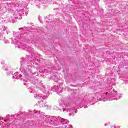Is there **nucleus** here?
<instances>
[{"label": "nucleus", "instance_id": "obj_31", "mask_svg": "<svg viewBox=\"0 0 128 128\" xmlns=\"http://www.w3.org/2000/svg\"><path fill=\"white\" fill-rule=\"evenodd\" d=\"M70 126H71V128L72 126V125H70Z\"/></svg>", "mask_w": 128, "mask_h": 128}, {"label": "nucleus", "instance_id": "obj_13", "mask_svg": "<svg viewBox=\"0 0 128 128\" xmlns=\"http://www.w3.org/2000/svg\"><path fill=\"white\" fill-rule=\"evenodd\" d=\"M44 107L46 108V110H50V108H52V106H50L46 104L44 106Z\"/></svg>", "mask_w": 128, "mask_h": 128}, {"label": "nucleus", "instance_id": "obj_7", "mask_svg": "<svg viewBox=\"0 0 128 128\" xmlns=\"http://www.w3.org/2000/svg\"><path fill=\"white\" fill-rule=\"evenodd\" d=\"M88 102H96V96H94V94H90L85 96L80 102H78V104L77 105V106H78L80 108H82V107H84V108H86L88 106L84 104H86Z\"/></svg>", "mask_w": 128, "mask_h": 128}, {"label": "nucleus", "instance_id": "obj_28", "mask_svg": "<svg viewBox=\"0 0 128 128\" xmlns=\"http://www.w3.org/2000/svg\"><path fill=\"white\" fill-rule=\"evenodd\" d=\"M46 22H48V18H46Z\"/></svg>", "mask_w": 128, "mask_h": 128}, {"label": "nucleus", "instance_id": "obj_35", "mask_svg": "<svg viewBox=\"0 0 128 128\" xmlns=\"http://www.w3.org/2000/svg\"><path fill=\"white\" fill-rule=\"evenodd\" d=\"M31 24V25H32V24Z\"/></svg>", "mask_w": 128, "mask_h": 128}, {"label": "nucleus", "instance_id": "obj_2", "mask_svg": "<svg viewBox=\"0 0 128 128\" xmlns=\"http://www.w3.org/2000/svg\"><path fill=\"white\" fill-rule=\"evenodd\" d=\"M102 94L103 95L98 94H96L97 98L98 100L106 102V100H120L122 98V94L118 96L116 91L112 88L110 87L106 88L105 90L102 92Z\"/></svg>", "mask_w": 128, "mask_h": 128}, {"label": "nucleus", "instance_id": "obj_22", "mask_svg": "<svg viewBox=\"0 0 128 128\" xmlns=\"http://www.w3.org/2000/svg\"><path fill=\"white\" fill-rule=\"evenodd\" d=\"M4 120V118L0 116V120Z\"/></svg>", "mask_w": 128, "mask_h": 128}, {"label": "nucleus", "instance_id": "obj_6", "mask_svg": "<svg viewBox=\"0 0 128 128\" xmlns=\"http://www.w3.org/2000/svg\"><path fill=\"white\" fill-rule=\"evenodd\" d=\"M38 88L42 90V92H43V94H34V97L37 100H40V98H42V100H46L48 98V96L50 95V90L48 88L46 89L44 86L42 85V83H39L38 86Z\"/></svg>", "mask_w": 128, "mask_h": 128}, {"label": "nucleus", "instance_id": "obj_24", "mask_svg": "<svg viewBox=\"0 0 128 128\" xmlns=\"http://www.w3.org/2000/svg\"><path fill=\"white\" fill-rule=\"evenodd\" d=\"M104 126H108V124L106 123V124H104Z\"/></svg>", "mask_w": 128, "mask_h": 128}, {"label": "nucleus", "instance_id": "obj_21", "mask_svg": "<svg viewBox=\"0 0 128 128\" xmlns=\"http://www.w3.org/2000/svg\"><path fill=\"white\" fill-rule=\"evenodd\" d=\"M4 42H5V44H8V40H6H6H4Z\"/></svg>", "mask_w": 128, "mask_h": 128}, {"label": "nucleus", "instance_id": "obj_1", "mask_svg": "<svg viewBox=\"0 0 128 128\" xmlns=\"http://www.w3.org/2000/svg\"><path fill=\"white\" fill-rule=\"evenodd\" d=\"M28 58H22L20 59V63L21 67L20 70L22 72V74L16 72L14 74L12 78H16V80H26L28 78L30 74H32V66L30 64L28 63Z\"/></svg>", "mask_w": 128, "mask_h": 128}, {"label": "nucleus", "instance_id": "obj_16", "mask_svg": "<svg viewBox=\"0 0 128 128\" xmlns=\"http://www.w3.org/2000/svg\"><path fill=\"white\" fill-rule=\"evenodd\" d=\"M3 128H10V126H8V124H5L3 126Z\"/></svg>", "mask_w": 128, "mask_h": 128}, {"label": "nucleus", "instance_id": "obj_11", "mask_svg": "<svg viewBox=\"0 0 128 128\" xmlns=\"http://www.w3.org/2000/svg\"><path fill=\"white\" fill-rule=\"evenodd\" d=\"M40 112V111H38V110H30L28 114H33L34 116H36V114H39Z\"/></svg>", "mask_w": 128, "mask_h": 128}, {"label": "nucleus", "instance_id": "obj_15", "mask_svg": "<svg viewBox=\"0 0 128 128\" xmlns=\"http://www.w3.org/2000/svg\"><path fill=\"white\" fill-rule=\"evenodd\" d=\"M3 68L4 70H8V66L6 65H4V66H3Z\"/></svg>", "mask_w": 128, "mask_h": 128}, {"label": "nucleus", "instance_id": "obj_34", "mask_svg": "<svg viewBox=\"0 0 128 128\" xmlns=\"http://www.w3.org/2000/svg\"><path fill=\"white\" fill-rule=\"evenodd\" d=\"M30 93H32V92H30Z\"/></svg>", "mask_w": 128, "mask_h": 128}, {"label": "nucleus", "instance_id": "obj_26", "mask_svg": "<svg viewBox=\"0 0 128 128\" xmlns=\"http://www.w3.org/2000/svg\"><path fill=\"white\" fill-rule=\"evenodd\" d=\"M2 122H0V126H2Z\"/></svg>", "mask_w": 128, "mask_h": 128}, {"label": "nucleus", "instance_id": "obj_4", "mask_svg": "<svg viewBox=\"0 0 128 128\" xmlns=\"http://www.w3.org/2000/svg\"><path fill=\"white\" fill-rule=\"evenodd\" d=\"M41 120L46 122V124H51L56 126H61V124H68V120L62 118V117L50 116L48 115H44V113H40Z\"/></svg>", "mask_w": 128, "mask_h": 128}, {"label": "nucleus", "instance_id": "obj_20", "mask_svg": "<svg viewBox=\"0 0 128 128\" xmlns=\"http://www.w3.org/2000/svg\"><path fill=\"white\" fill-rule=\"evenodd\" d=\"M66 89L68 90V92H70V88L68 87H67Z\"/></svg>", "mask_w": 128, "mask_h": 128}, {"label": "nucleus", "instance_id": "obj_33", "mask_svg": "<svg viewBox=\"0 0 128 128\" xmlns=\"http://www.w3.org/2000/svg\"><path fill=\"white\" fill-rule=\"evenodd\" d=\"M19 114H20V112H19Z\"/></svg>", "mask_w": 128, "mask_h": 128}, {"label": "nucleus", "instance_id": "obj_9", "mask_svg": "<svg viewBox=\"0 0 128 128\" xmlns=\"http://www.w3.org/2000/svg\"><path fill=\"white\" fill-rule=\"evenodd\" d=\"M53 90V92H57L58 94H60L62 92V88L60 87V86H54L53 88H52L51 90Z\"/></svg>", "mask_w": 128, "mask_h": 128}, {"label": "nucleus", "instance_id": "obj_19", "mask_svg": "<svg viewBox=\"0 0 128 128\" xmlns=\"http://www.w3.org/2000/svg\"><path fill=\"white\" fill-rule=\"evenodd\" d=\"M4 34H8V30H6L5 32H4Z\"/></svg>", "mask_w": 128, "mask_h": 128}, {"label": "nucleus", "instance_id": "obj_17", "mask_svg": "<svg viewBox=\"0 0 128 128\" xmlns=\"http://www.w3.org/2000/svg\"><path fill=\"white\" fill-rule=\"evenodd\" d=\"M38 18L39 20L40 21V22H42V16H39L38 17Z\"/></svg>", "mask_w": 128, "mask_h": 128}, {"label": "nucleus", "instance_id": "obj_14", "mask_svg": "<svg viewBox=\"0 0 128 128\" xmlns=\"http://www.w3.org/2000/svg\"><path fill=\"white\" fill-rule=\"evenodd\" d=\"M14 74V72L12 71H8L7 74H9V76H10V74Z\"/></svg>", "mask_w": 128, "mask_h": 128}, {"label": "nucleus", "instance_id": "obj_27", "mask_svg": "<svg viewBox=\"0 0 128 128\" xmlns=\"http://www.w3.org/2000/svg\"><path fill=\"white\" fill-rule=\"evenodd\" d=\"M24 86H26V83H24Z\"/></svg>", "mask_w": 128, "mask_h": 128}, {"label": "nucleus", "instance_id": "obj_5", "mask_svg": "<svg viewBox=\"0 0 128 128\" xmlns=\"http://www.w3.org/2000/svg\"><path fill=\"white\" fill-rule=\"evenodd\" d=\"M15 6L16 8H17V10L14 12V16L15 17H10L9 18L10 22H14L16 18H18V20H22V16H24V14L28 16V10L26 8L24 7L22 8V5L18 4V3H16Z\"/></svg>", "mask_w": 128, "mask_h": 128}, {"label": "nucleus", "instance_id": "obj_32", "mask_svg": "<svg viewBox=\"0 0 128 128\" xmlns=\"http://www.w3.org/2000/svg\"><path fill=\"white\" fill-rule=\"evenodd\" d=\"M28 24H29V23H28Z\"/></svg>", "mask_w": 128, "mask_h": 128}, {"label": "nucleus", "instance_id": "obj_8", "mask_svg": "<svg viewBox=\"0 0 128 128\" xmlns=\"http://www.w3.org/2000/svg\"><path fill=\"white\" fill-rule=\"evenodd\" d=\"M62 106V110L64 112H70V116H72L71 114H76V108H72L70 104V102L68 100H64L62 102V104L61 105Z\"/></svg>", "mask_w": 128, "mask_h": 128}, {"label": "nucleus", "instance_id": "obj_29", "mask_svg": "<svg viewBox=\"0 0 128 128\" xmlns=\"http://www.w3.org/2000/svg\"><path fill=\"white\" fill-rule=\"evenodd\" d=\"M66 126H64L63 128H66Z\"/></svg>", "mask_w": 128, "mask_h": 128}, {"label": "nucleus", "instance_id": "obj_12", "mask_svg": "<svg viewBox=\"0 0 128 128\" xmlns=\"http://www.w3.org/2000/svg\"><path fill=\"white\" fill-rule=\"evenodd\" d=\"M44 104H44V101L42 100L38 101L36 103V105L40 106V108L44 107Z\"/></svg>", "mask_w": 128, "mask_h": 128}, {"label": "nucleus", "instance_id": "obj_23", "mask_svg": "<svg viewBox=\"0 0 128 128\" xmlns=\"http://www.w3.org/2000/svg\"><path fill=\"white\" fill-rule=\"evenodd\" d=\"M1 64H4V61L1 62Z\"/></svg>", "mask_w": 128, "mask_h": 128}, {"label": "nucleus", "instance_id": "obj_18", "mask_svg": "<svg viewBox=\"0 0 128 128\" xmlns=\"http://www.w3.org/2000/svg\"><path fill=\"white\" fill-rule=\"evenodd\" d=\"M6 28H8L7 27L4 26V28H3L4 32H6Z\"/></svg>", "mask_w": 128, "mask_h": 128}, {"label": "nucleus", "instance_id": "obj_25", "mask_svg": "<svg viewBox=\"0 0 128 128\" xmlns=\"http://www.w3.org/2000/svg\"><path fill=\"white\" fill-rule=\"evenodd\" d=\"M111 128H116V126H112Z\"/></svg>", "mask_w": 128, "mask_h": 128}, {"label": "nucleus", "instance_id": "obj_3", "mask_svg": "<svg viewBox=\"0 0 128 128\" xmlns=\"http://www.w3.org/2000/svg\"><path fill=\"white\" fill-rule=\"evenodd\" d=\"M19 30L20 31V34L17 32H14V38L12 40V44H15L16 48H22L24 50L25 48H28V46L26 44L22 43L20 41V38H26L28 36V33L26 32L28 30V27L24 26V28H19Z\"/></svg>", "mask_w": 128, "mask_h": 128}, {"label": "nucleus", "instance_id": "obj_30", "mask_svg": "<svg viewBox=\"0 0 128 128\" xmlns=\"http://www.w3.org/2000/svg\"><path fill=\"white\" fill-rule=\"evenodd\" d=\"M58 81H57V82H56V83H57V84H58Z\"/></svg>", "mask_w": 128, "mask_h": 128}, {"label": "nucleus", "instance_id": "obj_10", "mask_svg": "<svg viewBox=\"0 0 128 128\" xmlns=\"http://www.w3.org/2000/svg\"><path fill=\"white\" fill-rule=\"evenodd\" d=\"M12 118H16V114L10 115V114L6 115L5 119L4 120V122H6V120L8 122H10V120H12Z\"/></svg>", "mask_w": 128, "mask_h": 128}]
</instances>
